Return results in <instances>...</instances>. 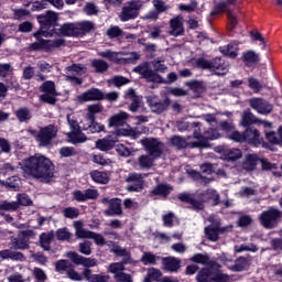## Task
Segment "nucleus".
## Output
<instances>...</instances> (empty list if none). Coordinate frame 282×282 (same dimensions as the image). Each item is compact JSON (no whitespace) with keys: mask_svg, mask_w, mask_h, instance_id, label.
<instances>
[{"mask_svg":"<svg viewBox=\"0 0 282 282\" xmlns=\"http://www.w3.org/2000/svg\"><path fill=\"white\" fill-rule=\"evenodd\" d=\"M250 108H252V110L257 111V113L262 116L273 112V105L261 98L250 99Z\"/></svg>","mask_w":282,"mask_h":282,"instance_id":"obj_14","label":"nucleus"},{"mask_svg":"<svg viewBox=\"0 0 282 282\" xmlns=\"http://www.w3.org/2000/svg\"><path fill=\"white\" fill-rule=\"evenodd\" d=\"M207 282H230V274L223 273L220 270H216L214 278L207 280Z\"/></svg>","mask_w":282,"mask_h":282,"instance_id":"obj_58","label":"nucleus"},{"mask_svg":"<svg viewBox=\"0 0 282 282\" xmlns=\"http://www.w3.org/2000/svg\"><path fill=\"white\" fill-rule=\"evenodd\" d=\"M250 262H251L250 257L241 256L235 260L226 258L225 267L227 268V270L231 272L241 273L250 270Z\"/></svg>","mask_w":282,"mask_h":282,"instance_id":"obj_9","label":"nucleus"},{"mask_svg":"<svg viewBox=\"0 0 282 282\" xmlns=\"http://www.w3.org/2000/svg\"><path fill=\"white\" fill-rule=\"evenodd\" d=\"M56 97L57 94H44L40 96V101H42V104L55 106V104H57Z\"/></svg>","mask_w":282,"mask_h":282,"instance_id":"obj_59","label":"nucleus"},{"mask_svg":"<svg viewBox=\"0 0 282 282\" xmlns=\"http://www.w3.org/2000/svg\"><path fill=\"white\" fill-rule=\"evenodd\" d=\"M126 120H128V112L121 111L107 119V128H121L126 124Z\"/></svg>","mask_w":282,"mask_h":282,"instance_id":"obj_24","label":"nucleus"},{"mask_svg":"<svg viewBox=\"0 0 282 282\" xmlns=\"http://www.w3.org/2000/svg\"><path fill=\"white\" fill-rule=\"evenodd\" d=\"M94 22L91 21H83V22H75V23H64L59 26V35L66 37H75V39H83L87 34L94 31Z\"/></svg>","mask_w":282,"mask_h":282,"instance_id":"obj_5","label":"nucleus"},{"mask_svg":"<svg viewBox=\"0 0 282 282\" xmlns=\"http://www.w3.org/2000/svg\"><path fill=\"white\" fill-rule=\"evenodd\" d=\"M78 251L85 256H91V241L85 240L78 245Z\"/></svg>","mask_w":282,"mask_h":282,"instance_id":"obj_63","label":"nucleus"},{"mask_svg":"<svg viewBox=\"0 0 282 282\" xmlns=\"http://www.w3.org/2000/svg\"><path fill=\"white\" fill-rule=\"evenodd\" d=\"M100 204L107 206V209L102 212L105 217H122L123 208L121 207V198L119 197H102Z\"/></svg>","mask_w":282,"mask_h":282,"instance_id":"obj_7","label":"nucleus"},{"mask_svg":"<svg viewBox=\"0 0 282 282\" xmlns=\"http://www.w3.org/2000/svg\"><path fill=\"white\" fill-rule=\"evenodd\" d=\"M241 61L246 64V67H252L259 63V54L254 51H246L241 55Z\"/></svg>","mask_w":282,"mask_h":282,"instance_id":"obj_27","label":"nucleus"},{"mask_svg":"<svg viewBox=\"0 0 282 282\" xmlns=\"http://www.w3.org/2000/svg\"><path fill=\"white\" fill-rule=\"evenodd\" d=\"M194 67L200 70H212L210 61H207L204 57L197 58L196 62L194 63Z\"/></svg>","mask_w":282,"mask_h":282,"instance_id":"obj_51","label":"nucleus"},{"mask_svg":"<svg viewBox=\"0 0 282 282\" xmlns=\"http://www.w3.org/2000/svg\"><path fill=\"white\" fill-rule=\"evenodd\" d=\"M261 160L265 159H259L257 154H246V160L243 161V170L248 172L254 171L257 169V163H261Z\"/></svg>","mask_w":282,"mask_h":282,"instance_id":"obj_29","label":"nucleus"},{"mask_svg":"<svg viewBox=\"0 0 282 282\" xmlns=\"http://www.w3.org/2000/svg\"><path fill=\"white\" fill-rule=\"evenodd\" d=\"M62 214L66 219H76L78 218V216H80V213L78 212V209L74 207L64 208V210H62Z\"/></svg>","mask_w":282,"mask_h":282,"instance_id":"obj_61","label":"nucleus"},{"mask_svg":"<svg viewBox=\"0 0 282 282\" xmlns=\"http://www.w3.org/2000/svg\"><path fill=\"white\" fill-rule=\"evenodd\" d=\"M210 72L214 73V76H225L227 74V68L230 66L221 57H214L210 61Z\"/></svg>","mask_w":282,"mask_h":282,"instance_id":"obj_18","label":"nucleus"},{"mask_svg":"<svg viewBox=\"0 0 282 282\" xmlns=\"http://www.w3.org/2000/svg\"><path fill=\"white\" fill-rule=\"evenodd\" d=\"M19 207H21V204L17 203V202H8V200H3L0 204V215H2L4 212H17L19 210Z\"/></svg>","mask_w":282,"mask_h":282,"instance_id":"obj_42","label":"nucleus"},{"mask_svg":"<svg viewBox=\"0 0 282 282\" xmlns=\"http://www.w3.org/2000/svg\"><path fill=\"white\" fill-rule=\"evenodd\" d=\"M162 259V257H158L151 252H143L141 256V263H143V265H155L158 261Z\"/></svg>","mask_w":282,"mask_h":282,"instance_id":"obj_40","label":"nucleus"},{"mask_svg":"<svg viewBox=\"0 0 282 282\" xmlns=\"http://www.w3.org/2000/svg\"><path fill=\"white\" fill-rule=\"evenodd\" d=\"M265 141H269L271 145L282 147V126L275 131H265L264 132Z\"/></svg>","mask_w":282,"mask_h":282,"instance_id":"obj_25","label":"nucleus"},{"mask_svg":"<svg viewBox=\"0 0 282 282\" xmlns=\"http://www.w3.org/2000/svg\"><path fill=\"white\" fill-rule=\"evenodd\" d=\"M105 93L98 88H89L85 93L78 95V102H91V101H102V96Z\"/></svg>","mask_w":282,"mask_h":282,"instance_id":"obj_15","label":"nucleus"},{"mask_svg":"<svg viewBox=\"0 0 282 282\" xmlns=\"http://www.w3.org/2000/svg\"><path fill=\"white\" fill-rule=\"evenodd\" d=\"M14 250H29L30 249V239H20L14 238Z\"/></svg>","mask_w":282,"mask_h":282,"instance_id":"obj_56","label":"nucleus"},{"mask_svg":"<svg viewBox=\"0 0 282 282\" xmlns=\"http://www.w3.org/2000/svg\"><path fill=\"white\" fill-rule=\"evenodd\" d=\"M162 265L166 272H177L180 270V259L174 257L162 258Z\"/></svg>","mask_w":282,"mask_h":282,"instance_id":"obj_26","label":"nucleus"},{"mask_svg":"<svg viewBox=\"0 0 282 282\" xmlns=\"http://www.w3.org/2000/svg\"><path fill=\"white\" fill-rule=\"evenodd\" d=\"M239 46L237 44L229 43L227 46H223L219 48L220 54L223 56H227V58L235 59L238 56Z\"/></svg>","mask_w":282,"mask_h":282,"instance_id":"obj_31","label":"nucleus"},{"mask_svg":"<svg viewBox=\"0 0 282 282\" xmlns=\"http://www.w3.org/2000/svg\"><path fill=\"white\" fill-rule=\"evenodd\" d=\"M225 232H227V227H218L214 225L205 227V238L209 240V242H217L218 236Z\"/></svg>","mask_w":282,"mask_h":282,"instance_id":"obj_21","label":"nucleus"},{"mask_svg":"<svg viewBox=\"0 0 282 282\" xmlns=\"http://www.w3.org/2000/svg\"><path fill=\"white\" fill-rule=\"evenodd\" d=\"M141 9V2L130 1L121 10V22L133 21L139 17V10Z\"/></svg>","mask_w":282,"mask_h":282,"instance_id":"obj_12","label":"nucleus"},{"mask_svg":"<svg viewBox=\"0 0 282 282\" xmlns=\"http://www.w3.org/2000/svg\"><path fill=\"white\" fill-rule=\"evenodd\" d=\"M83 130L91 134L101 133V132H105V124L97 122L96 119H94V120H89V124L83 128Z\"/></svg>","mask_w":282,"mask_h":282,"instance_id":"obj_38","label":"nucleus"},{"mask_svg":"<svg viewBox=\"0 0 282 282\" xmlns=\"http://www.w3.org/2000/svg\"><path fill=\"white\" fill-rule=\"evenodd\" d=\"M56 238H53V231L46 234H41L40 235V247L46 251L50 252L51 251V243H53V240Z\"/></svg>","mask_w":282,"mask_h":282,"instance_id":"obj_35","label":"nucleus"},{"mask_svg":"<svg viewBox=\"0 0 282 282\" xmlns=\"http://www.w3.org/2000/svg\"><path fill=\"white\" fill-rule=\"evenodd\" d=\"M30 133L34 135V140L40 142L42 147H48L51 141L57 137V128L54 124H48L44 128H41L37 134H34V130L30 131Z\"/></svg>","mask_w":282,"mask_h":282,"instance_id":"obj_8","label":"nucleus"},{"mask_svg":"<svg viewBox=\"0 0 282 282\" xmlns=\"http://www.w3.org/2000/svg\"><path fill=\"white\" fill-rule=\"evenodd\" d=\"M169 25L171 26V31H169V35L171 36H183L184 35V26L182 23V18L175 17L169 21Z\"/></svg>","mask_w":282,"mask_h":282,"instance_id":"obj_23","label":"nucleus"},{"mask_svg":"<svg viewBox=\"0 0 282 282\" xmlns=\"http://www.w3.org/2000/svg\"><path fill=\"white\" fill-rule=\"evenodd\" d=\"M167 69L169 67H166L165 64H162V61L154 59V62H152V67H150V64L143 63L137 66L134 72H137L141 78L145 79V83L162 85L165 84V82L160 74L166 73Z\"/></svg>","mask_w":282,"mask_h":282,"instance_id":"obj_3","label":"nucleus"},{"mask_svg":"<svg viewBox=\"0 0 282 282\" xmlns=\"http://www.w3.org/2000/svg\"><path fill=\"white\" fill-rule=\"evenodd\" d=\"M102 112V106L100 104H93L87 107V120L93 121L96 119V115Z\"/></svg>","mask_w":282,"mask_h":282,"instance_id":"obj_43","label":"nucleus"},{"mask_svg":"<svg viewBox=\"0 0 282 282\" xmlns=\"http://www.w3.org/2000/svg\"><path fill=\"white\" fill-rule=\"evenodd\" d=\"M216 275V270L212 268H203L200 271H198V274L196 275L197 282H207Z\"/></svg>","mask_w":282,"mask_h":282,"instance_id":"obj_34","label":"nucleus"},{"mask_svg":"<svg viewBox=\"0 0 282 282\" xmlns=\"http://www.w3.org/2000/svg\"><path fill=\"white\" fill-rule=\"evenodd\" d=\"M126 183H131L127 187V191L130 193H141V191H143V178L141 174H129L126 178Z\"/></svg>","mask_w":282,"mask_h":282,"instance_id":"obj_17","label":"nucleus"},{"mask_svg":"<svg viewBox=\"0 0 282 282\" xmlns=\"http://www.w3.org/2000/svg\"><path fill=\"white\" fill-rule=\"evenodd\" d=\"M17 120L21 123H28L32 119V113L28 107H21L14 112Z\"/></svg>","mask_w":282,"mask_h":282,"instance_id":"obj_37","label":"nucleus"},{"mask_svg":"<svg viewBox=\"0 0 282 282\" xmlns=\"http://www.w3.org/2000/svg\"><path fill=\"white\" fill-rule=\"evenodd\" d=\"M25 7L26 8L30 7V11H32V12H39V11L48 9L47 3H43V2H39V1L29 2L28 4H25Z\"/></svg>","mask_w":282,"mask_h":282,"instance_id":"obj_60","label":"nucleus"},{"mask_svg":"<svg viewBox=\"0 0 282 282\" xmlns=\"http://www.w3.org/2000/svg\"><path fill=\"white\" fill-rule=\"evenodd\" d=\"M158 159L159 158H153L150 155H141L138 159L139 167L143 170H150L151 167H153V163H155V160Z\"/></svg>","mask_w":282,"mask_h":282,"instance_id":"obj_39","label":"nucleus"},{"mask_svg":"<svg viewBox=\"0 0 282 282\" xmlns=\"http://www.w3.org/2000/svg\"><path fill=\"white\" fill-rule=\"evenodd\" d=\"M40 91L48 95H57V90L55 89V82L46 80L42 86H40Z\"/></svg>","mask_w":282,"mask_h":282,"instance_id":"obj_48","label":"nucleus"},{"mask_svg":"<svg viewBox=\"0 0 282 282\" xmlns=\"http://www.w3.org/2000/svg\"><path fill=\"white\" fill-rule=\"evenodd\" d=\"M77 155H78V151L76 150V148H73V147L59 148V158L67 159V158H73Z\"/></svg>","mask_w":282,"mask_h":282,"instance_id":"obj_47","label":"nucleus"},{"mask_svg":"<svg viewBox=\"0 0 282 282\" xmlns=\"http://www.w3.org/2000/svg\"><path fill=\"white\" fill-rule=\"evenodd\" d=\"M89 177H91V181L98 185H107L109 183V176L107 173L98 170L89 172Z\"/></svg>","mask_w":282,"mask_h":282,"instance_id":"obj_30","label":"nucleus"},{"mask_svg":"<svg viewBox=\"0 0 282 282\" xmlns=\"http://www.w3.org/2000/svg\"><path fill=\"white\" fill-rule=\"evenodd\" d=\"M110 252L117 254V257H123V263H130V253L127 249L117 247L115 249H111Z\"/></svg>","mask_w":282,"mask_h":282,"instance_id":"obj_53","label":"nucleus"},{"mask_svg":"<svg viewBox=\"0 0 282 282\" xmlns=\"http://www.w3.org/2000/svg\"><path fill=\"white\" fill-rule=\"evenodd\" d=\"M229 140H231V142H237V143H248V145H251L254 148L268 149V143L254 142V141H252L251 138L242 135L241 132H239L237 130L231 131V133H229Z\"/></svg>","mask_w":282,"mask_h":282,"instance_id":"obj_13","label":"nucleus"},{"mask_svg":"<svg viewBox=\"0 0 282 282\" xmlns=\"http://www.w3.org/2000/svg\"><path fill=\"white\" fill-rule=\"evenodd\" d=\"M145 104L152 113L162 115L171 106V99L166 97L164 100H160L158 96H150L145 98Z\"/></svg>","mask_w":282,"mask_h":282,"instance_id":"obj_11","label":"nucleus"},{"mask_svg":"<svg viewBox=\"0 0 282 282\" xmlns=\"http://www.w3.org/2000/svg\"><path fill=\"white\" fill-rule=\"evenodd\" d=\"M11 203L20 204L23 207L32 206V199L30 198V196H28V194H17V202Z\"/></svg>","mask_w":282,"mask_h":282,"instance_id":"obj_62","label":"nucleus"},{"mask_svg":"<svg viewBox=\"0 0 282 282\" xmlns=\"http://www.w3.org/2000/svg\"><path fill=\"white\" fill-rule=\"evenodd\" d=\"M20 185H21V180L19 178V176H10V178L3 182V186H6V188L14 192H19Z\"/></svg>","mask_w":282,"mask_h":282,"instance_id":"obj_44","label":"nucleus"},{"mask_svg":"<svg viewBox=\"0 0 282 282\" xmlns=\"http://www.w3.org/2000/svg\"><path fill=\"white\" fill-rule=\"evenodd\" d=\"M91 68H94L96 74H104L109 69V64L104 59L91 61Z\"/></svg>","mask_w":282,"mask_h":282,"instance_id":"obj_41","label":"nucleus"},{"mask_svg":"<svg viewBox=\"0 0 282 282\" xmlns=\"http://www.w3.org/2000/svg\"><path fill=\"white\" fill-rule=\"evenodd\" d=\"M19 166L25 177L42 180L44 183H51L55 174V165L51 159L42 154H34L21 160Z\"/></svg>","mask_w":282,"mask_h":282,"instance_id":"obj_1","label":"nucleus"},{"mask_svg":"<svg viewBox=\"0 0 282 282\" xmlns=\"http://www.w3.org/2000/svg\"><path fill=\"white\" fill-rule=\"evenodd\" d=\"M192 262L202 264V265H209V256L203 253H196L192 256Z\"/></svg>","mask_w":282,"mask_h":282,"instance_id":"obj_55","label":"nucleus"},{"mask_svg":"<svg viewBox=\"0 0 282 282\" xmlns=\"http://www.w3.org/2000/svg\"><path fill=\"white\" fill-rule=\"evenodd\" d=\"M241 135H243L248 139H252V142H254V143H257V142L265 143L263 141V138H261L259 130H257V128H254V127L246 128V130L243 132H241Z\"/></svg>","mask_w":282,"mask_h":282,"instance_id":"obj_32","label":"nucleus"},{"mask_svg":"<svg viewBox=\"0 0 282 282\" xmlns=\"http://www.w3.org/2000/svg\"><path fill=\"white\" fill-rule=\"evenodd\" d=\"M177 200L188 204L196 212H203L207 203L212 202V206H218L220 204V196L216 189L207 188L206 191L196 193V197H193V194L180 193L177 194Z\"/></svg>","mask_w":282,"mask_h":282,"instance_id":"obj_2","label":"nucleus"},{"mask_svg":"<svg viewBox=\"0 0 282 282\" xmlns=\"http://www.w3.org/2000/svg\"><path fill=\"white\" fill-rule=\"evenodd\" d=\"M171 192H173V186L170 184L160 183L150 189L149 195L150 197L167 198L169 195H171Z\"/></svg>","mask_w":282,"mask_h":282,"instance_id":"obj_19","label":"nucleus"},{"mask_svg":"<svg viewBox=\"0 0 282 282\" xmlns=\"http://www.w3.org/2000/svg\"><path fill=\"white\" fill-rule=\"evenodd\" d=\"M243 156V153L239 149H230L225 151V160L229 162H237Z\"/></svg>","mask_w":282,"mask_h":282,"instance_id":"obj_45","label":"nucleus"},{"mask_svg":"<svg viewBox=\"0 0 282 282\" xmlns=\"http://www.w3.org/2000/svg\"><path fill=\"white\" fill-rule=\"evenodd\" d=\"M83 275L87 282H109V275L107 274H93L90 269L83 270Z\"/></svg>","mask_w":282,"mask_h":282,"instance_id":"obj_28","label":"nucleus"},{"mask_svg":"<svg viewBox=\"0 0 282 282\" xmlns=\"http://www.w3.org/2000/svg\"><path fill=\"white\" fill-rule=\"evenodd\" d=\"M258 122V119L250 112V110H243V113L241 115V127L243 128H254L252 124H256Z\"/></svg>","mask_w":282,"mask_h":282,"instance_id":"obj_33","label":"nucleus"},{"mask_svg":"<svg viewBox=\"0 0 282 282\" xmlns=\"http://www.w3.org/2000/svg\"><path fill=\"white\" fill-rule=\"evenodd\" d=\"M117 282H132V276L129 273H112Z\"/></svg>","mask_w":282,"mask_h":282,"instance_id":"obj_64","label":"nucleus"},{"mask_svg":"<svg viewBox=\"0 0 282 282\" xmlns=\"http://www.w3.org/2000/svg\"><path fill=\"white\" fill-rule=\"evenodd\" d=\"M68 260L73 262L75 265H83L85 268H95L96 267V259L94 258H85L78 254L76 251H70L67 254Z\"/></svg>","mask_w":282,"mask_h":282,"instance_id":"obj_16","label":"nucleus"},{"mask_svg":"<svg viewBox=\"0 0 282 282\" xmlns=\"http://www.w3.org/2000/svg\"><path fill=\"white\" fill-rule=\"evenodd\" d=\"M141 145H143L145 152H148L147 156L160 159L163 154L164 143L158 141V139H142Z\"/></svg>","mask_w":282,"mask_h":282,"instance_id":"obj_10","label":"nucleus"},{"mask_svg":"<svg viewBox=\"0 0 282 282\" xmlns=\"http://www.w3.org/2000/svg\"><path fill=\"white\" fill-rule=\"evenodd\" d=\"M57 13L54 11H46V13L37 15V23H40V30L32 34L33 37L44 36L45 39H50L57 34L55 28L57 26Z\"/></svg>","mask_w":282,"mask_h":282,"instance_id":"obj_4","label":"nucleus"},{"mask_svg":"<svg viewBox=\"0 0 282 282\" xmlns=\"http://www.w3.org/2000/svg\"><path fill=\"white\" fill-rule=\"evenodd\" d=\"M126 101L128 104H130L128 106V110L131 111L132 113L137 112L139 110L140 104H141V99L139 98V96H137V93H134L133 88H129L126 91Z\"/></svg>","mask_w":282,"mask_h":282,"instance_id":"obj_20","label":"nucleus"},{"mask_svg":"<svg viewBox=\"0 0 282 282\" xmlns=\"http://www.w3.org/2000/svg\"><path fill=\"white\" fill-rule=\"evenodd\" d=\"M259 224L264 229H275L278 225L282 221V210L278 209L276 207H269L261 212L258 216Z\"/></svg>","mask_w":282,"mask_h":282,"instance_id":"obj_6","label":"nucleus"},{"mask_svg":"<svg viewBox=\"0 0 282 282\" xmlns=\"http://www.w3.org/2000/svg\"><path fill=\"white\" fill-rule=\"evenodd\" d=\"M97 197H91L83 194V191H75L73 192V200L78 203H86L87 200H96Z\"/></svg>","mask_w":282,"mask_h":282,"instance_id":"obj_52","label":"nucleus"},{"mask_svg":"<svg viewBox=\"0 0 282 282\" xmlns=\"http://www.w3.org/2000/svg\"><path fill=\"white\" fill-rule=\"evenodd\" d=\"M186 149H209V140H198L186 143Z\"/></svg>","mask_w":282,"mask_h":282,"instance_id":"obj_50","label":"nucleus"},{"mask_svg":"<svg viewBox=\"0 0 282 282\" xmlns=\"http://www.w3.org/2000/svg\"><path fill=\"white\" fill-rule=\"evenodd\" d=\"M44 36V35H42ZM42 36H34L35 40H37V42L34 43H30L28 46V51L30 52H51L53 48V46L48 45V42L44 39H42Z\"/></svg>","mask_w":282,"mask_h":282,"instance_id":"obj_22","label":"nucleus"},{"mask_svg":"<svg viewBox=\"0 0 282 282\" xmlns=\"http://www.w3.org/2000/svg\"><path fill=\"white\" fill-rule=\"evenodd\" d=\"M186 87H188L189 90L198 94L199 91H205V85H203V82L198 80H189L185 84Z\"/></svg>","mask_w":282,"mask_h":282,"instance_id":"obj_49","label":"nucleus"},{"mask_svg":"<svg viewBox=\"0 0 282 282\" xmlns=\"http://www.w3.org/2000/svg\"><path fill=\"white\" fill-rule=\"evenodd\" d=\"M186 140L180 135H173L171 138V145L175 147L177 150L186 149Z\"/></svg>","mask_w":282,"mask_h":282,"instance_id":"obj_54","label":"nucleus"},{"mask_svg":"<svg viewBox=\"0 0 282 282\" xmlns=\"http://www.w3.org/2000/svg\"><path fill=\"white\" fill-rule=\"evenodd\" d=\"M53 239H57V241L68 242L70 240V232L67 228H59L55 234H53Z\"/></svg>","mask_w":282,"mask_h":282,"instance_id":"obj_46","label":"nucleus"},{"mask_svg":"<svg viewBox=\"0 0 282 282\" xmlns=\"http://www.w3.org/2000/svg\"><path fill=\"white\" fill-rule=\"evenodd\" d=\"M113 145H116V141L109 139V137L105 139H98V141H96V149H98V151H111V149H113Z\"/></svg>","mask_w":282,"mask_h":282,"instance_id":"obj_36","label":"nucleus"},{"mask_svg":"<svg viewBox=\"0 0 282 282\" xmlns=\"http://www.w3.org/2000/svg\"><path fill=\"white\" fill-rule=\"evenodd\" d=\"M68 270H70V263L68 262V260L62 259L55 262V272L63 273L67 272Z\"/></svg>","mask_w":282,"mask_h":282,"instance_id":"obj_57","label":"nucleus"}]
</instances>
